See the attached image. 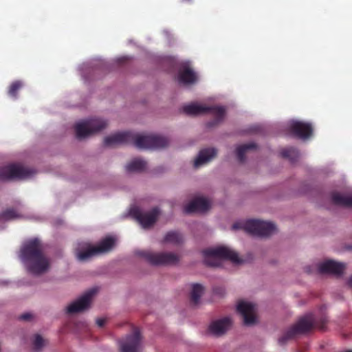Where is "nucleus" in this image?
Returning <instances> with one entry per match:
<instances>
[{
	"label": "nucleus",
	"instance_id": "1",
	"mask_svg": "<svg viewBox=\"0 0 352 352\" xmlns=\"http://www.w3.org/2000/svg\"><path fill=\"white\" fill-rule=\"evenodd\" d=\"M104 144L109 147L118 144H133L138 148H160L167 146L168 140L160 135H142L131 131H124L106 137Z\"/></svg>",
	"mask_w": 352,
	"mask_h": 352
},
{
	"label": "nucleus",
	"instance_id": "2",
	"mask_svg": "<svg viewBox=\"0 0 352 352\" xmlns=\"http://www.w3.org/2000/svg\"><path fill=\"white\" fill-rule=\"evenodd\" d=\"M20 257L32 274L41 275L50 267V261L43 254L41 242L36 238L23 244L20 250Z\"/></svg>",
	"mask_w": 352,
	"mask_h": 352
},
{
	"label": "nucleus",
	"instance_id": "3",
	"mask_svg": "<svg viewBox=\"0 0 352 352\" xmlns=\"http://www.w3.org/2000/svg\"><path fill=\"white\" fill-rule=\"evenodd\" d=\"M327 322L326 317H322L320 320H317L311 313L305 314L279 338L278 343L280 345H284L287 341L295 338L298 335L309 332L314 327L323 330Z\"/></svg>",
	"mask_w": 352,
	"mask_h": 352
},
{
	"label": "nucleus",
	"instance_id": "4",
	"mask_svg": "<svg viewBox=\"0 0 352 352\" xmlns=\"http://www.w3.org/2000/svg\"><path fill=\"white\" fill-rule=\"evenodd\" d=\"M202 254L206 265L211 267H219L221 259L229 260L234 263L241 262L236 252L224 246L205 249Z\"/></svg>",
	"mask_w": 352,
	"mask_h": 352
},
{
	"label": "nucleus",
	"instance_id": "5",
	"mask_svg": "<svg viewBox=\"0 0 352 352\" xmlns=\"http://www.w3.org/2000/svg\"><path fill=\"white\" fill-rule=\"evenodd\" d=\"M232 229H243L246 232L258 236H268L276 230L273 223L258 219H250L244 223L236 222L232 225Z\"/></svg>",
	"mask_w": 352,
	"mask_h": 352
},
{
	"label": "nucleus",
	"instance_id": "6",
	"mask_svg": "<svg viewBox=\"0 0 352 352\" xmlns=\"http://www.w3.org/2000/svg\"><path fill=\"white\" fill-rule=\"evenodd\" d=\"M184 113L189 116H197L210 113L213 115L212 121L208 122V127H212L222 122L225 118L226 109L223 107L211 106L207 107L195 103L185 105L182 108Z\"/></svg>",
	"mask_w": 352,
	"mask_h": 352
},
{
	"label": "nucleus",
	"instance_id": "7",
	"mask_svg": "<svg viewBox=\"0 0 352 352\" xmlns=\"http://www.w3.org/2000/svg\"><path fill=\"white\" fill-rule=\"evenodd\" d=\"M107 126V121L100 118H91L79 122L75 126L77 138L82 139L101 131Z\"/></svg>",
	"mask_w": 352,
	"mask_h": 352
},
{
	"label": "nucleus",
	"instance_id": "8",
	"mask_svg": "<svg viewBox=\"0 0 352 352\" xmlns=\"http://www.w3.org/2000/svg\"><path fill=\"white\" fill-rule=\"evenodd\" d=\"M34 172L20 164H11L0 167L1 180L23 179L30 177Z\"/></svg>",
	"mask_w": 352,
	"mask_h": 352
},
{
	"label": "nucleus",
	"instance_id": "9",
	"mask_svg": "<svg viewBox=\"0 0 352 352\" xmlns=\"http://www.w3.org/2000/svg\"><path fill=\"white\" fill-rule=\"evenodd\" d=\"M140 254L153 265H175L179 261V256L172 252L155 253L150 251H142Z\"/></svg>",
	"mask_w": 352,
	"mask_h": 352
},
{
	"label": "nucleus",
	"instance_id": "10",
	"mask_svg": "<svg viewBox=\"0 0 352 352\" xmlns=\"http://www.w3.org/2000/svg\"><path fill=\"white\" fill-rule=\"evenodd\" d=\"M98 292L97 288H92L85 292L78 300L73 302L67 307V313L73 314L78 312L83 311L89 308L91 298Z\"/></svg>",
	"mask_w": 352,
	"mask_h": 352
},
{
	"label": "nucleus",
	"instance_id": "11",
	"mask_svg": "<svg viewBox=\"0 0 352 352\" xmlns=\"http://www.w3.org/2000/svg\"><path fill=\"white\" fill-rule=\"evenodd\" d=\"M141 349V336L139 330L135 329L133 333L128 335L120 341V352H140Z\"/></svg>",
	"mask_w": 352,
	"mask_h": 352
},
{
	"label": "nucleus",
	"instance_id": "12",
	"mask_svg": "<svg viewBox=\"0 0 352 352\" xmlns=\"http://www.w3.org/2000/svg\"><path fill=\"white\" fill-rule=\"evenodd\" d=\"M237 311L242 316L245 325H251L256 322V305L251 302L241 301L236 307Z\"/></svg>",
	"mask_w": 352,
	"mask_h": 352
},
{
	"label": "nucleus",
	"instance_id": "13",
	"mask_svg": "<svg viewBox=\"0 0 352 352\" xmlns=\"http://www.w3.org/2000/svg\"><path fill=\"white\" fill-rule=\"evenodd\" d=\"M160 214L158 208H154L147 212H142L140 210L134 212V216L144 228H148L154 225Z\"/></svg>",
	"mask_w": 352,
	"mask_h": 352
},
{
	"label": "nucleus",
	"instance_id": "14",
	"mask_svg": "<svg viewBox=\"0 0 352 352\" xmlns=\"http://www.w3.org/2000/svg\"><path fill=\"white\" fill-rule=\"evenodd\" d=\"M289 129L294 135L303 140L309 138L313 133L311 124L300 121L292 122Z\"/></svg>",
	"mask_w": 352,
	"mask_h": 352
},
{
	"label": "nucleus",
	"instance_id": "15",
	"mask_svg": "<svg viewBox=\"0 0 352 352\" xmlns=\"http://www.w3.org/2000/svg\"><path fill=\"white\" fill-rule=\"evenodd\" d=\"M210 208L209 201L204 197H197L186 205L184 209V212L190 214L193 212H205Z\"/></svg>",
	"mask_w": 352,
	"mask_h": 352
},
{
	"label": "nucleus",
	"instance_id": "16",
	"mask_svg": "<svg viewBox=\"0 0 352 352\" xmlns=\"http://www.w3.org/2000/svg\"><path fill=\"white\" fill-rule=\"evenodd\" d=\"M344 269L345 265L344 263L331 260L322 263L318 265V271L321 274H331L340 276L343 274Z\"/></svg>",
	"mask_w": 352,
	"mask_h": 352
},
{
	"label": "nucleus",
	"instance_id": "17",
	"mask_svg": "<svg viewBox=\"0 0 352 352\" xmlns=\"http://www.w3.org/2000/svg\"><path fill=\"white\" fill-rule=\"evenodd\" d=\"M232 321L228 317L217 320L211 322L208 327L209 332L216 336L224 334L231 327Z\"/></svg>",
	"mask_w": 352,
	"mask_h": 352
},
{
	"label": "nucleus",
	"instance_id": "18",
	"mask_svg": "<svg viewBox=\"0 0 352 352\" xmlns=\"http://www.w3.org/2000/svg\"><path fill=\"white\" fill-rule=\"evenodd\" d=\"M217 155V150L214 148H208L199 151L197 157L194 162V166L198 168L210 162Z\"/></svg>",
	"mask_w": 352,
	"mask_h": 352
},
{
	"label": "nucleus",
	"instance_id": "19",
	"mask_svg": "<svg viewBox=\"0 0 352 352\" xmlns=\"http://www.w3.org/2000/svg\"><path fill=\"white\" fill-rule=\"evenodd\" d=\"M331 197L332 203L335 205L352 208V193L344 195L338 192H333Z\"/></svg>",
	"mask_w": 352,
	"mask_h": 352
},
{
	"label": "nucleus",
	"instance_id": "20",
	"mask_svg": "<svg viewBox=\"0 0 352 352\" xmlns=\"http://www.w3.org/2000/svg\"><path fill=\"white\" fill-rule=\"evenodd\" d=\"M98 252L95 246L85 244V247L77 252V258L80 261H85L94 256L98 255Z\"/></svg>",
	"mask_w": 352,
	"mask_h": 352
},
{
	"label": "nucleus",
	"instance_id": "21",
	"mask_svg": "<svg viewBox=\"0 0 352 352\" xmlns=\"http://www.w3.org/2000/svg\"><path fill=\"white\" fill-rule=\"evenodd\" d=\"M179 80L184 84H192L197 80V76L195 72L189 67H185L180 71Z\"/></svg>",
	"mask_w": 352,
	"mask_h": 352
},
{
	"label": "nucleus",
	"instance_id": "22",
	"mask_svg": "<svg viewBox=\"0 0 352 352\" xmlns=\"http://www.w3.org/2000/svg\"><path fill=\"white\" fill-rule=\"evenodd\" d=\"M256 144L253 142L239 146L236 149V157L239 162L243 163L245 161V153L250 150L256 149Z\"/></svg>",
	"mask_w": 352,
	"mask_h": 352
},
{
	"label": "nucleus",
	"instance_id": "23",
	"mask_svg": "<svg viewBox=\"0 0 352 352\" xmlns=\"http://www.w3.org/2000/svg\"><path fill=\"white\" fill-rule=\"evenodd\" d=\"M146 168V162L140 159L135 158L131 160L126 166L127 172H142Z\"/></svg>",
	"mask_w": 352,
	"mask_h": 352
},
{
	"label": "nucleus",
	"instance_id": "24",
	"mask_svg": "<svg viewBox=\"0 0 352 352\" xmlns=\"http://www.w3.org/2000/svg\"><path fill=\"white\" fill-rule=\"evenodd\" d=\"M115 244V240L112 237H107L102 240L100 243L95 246L98 254L107 252L111 250Z\"/></svg>",
	"mask_w": 352,
	"mask_h": 352
},
{
	"label": "nucleus",
	"instance_id": "25",
	"mask_svg": "<svg viewBox=\"0 0 352 352\" xmlns=\"http://www.w3.org/2000/svg\"><path fill=\"white\" fill-rule=\"evenodd\" d=\"M280 155L283 158L288 159L292 163L296 162L300 156L298 150L294 147L283 148Z\"/></svg>",
	"mask_w": 352,
	"mask_h": 352
},
{
	"label": "nucleus",
	"instance_id": "26",
	"mask_svg": "<svg viewBox=\"0 0 352 352\" xmlns=\"http://www.w3.org/2000/svg\"><path fill=\"white\" fill-rule=\"evenodd\" d=\"M204 287L201 285L196 283L193 284L190 293V301L192 304L197 305L203 294Z\"/></svg>",
	"mask_w": 352,
	"mask_h": 352
},
{
	"label": "nucleus",
	"instance_id": "27",
	"mask_svg": "<svg viewBox=\"0 0 352 352\" xmlns=\"http://www.w3.org/2000/svg\"><path fill=\"white\" fill-rule=\"evenodd\" d=\"M183 238L180 233L175 231L168 232L164 239L165 243L179 244L182 242Z\"/></svg>",
	"mask_w": 352,
	"mask_h": 352
},
{
	"label": "nucleus",
	"instance_id": "28",
	"mask_svg": "<svg viewBox=\"0 0 352 352\" xmlns=\"http://www.w3.org/2000/svg\"><path fill=\"white\" fill-rule=\"evenodd\" d=\"M23 83L20 80L14 81L9 87L8 94L14 98H16L18 91L22 87Z\"/></svg>",
	"mask_w": 352,
	"mask_h": 352
},
{
	"label": "nucleus",
	"instance_id": "29",
	"mask_svg": "<svg viewBox=\"0 0 352 352\" xmlns=\"http://www.w3.org/2000/svg\"><path fill=\"white\" fill-rule=\"evenodd\" d=\"M1 216V218L5 220H12L16 219L19 217L17 212L12 208L6 210L2 212Z\"/></svg>",
	"mask_w": 352,
	"mask_h": 352
},
{
	"label": "nucleus",
	"instance_id": "30",
	"mask_svg": "<svg viewBox=\"0 0 352 352\" xmlns=\"http://www.w3.org/2000/svg\"><path fill=\"white\" fill-rule=\"evenodd\" d=\"M33 346L35 351L41 350L44 346V340L40 335H35L34 340L33 341Z\"/></svg>",
	"mask_w": 352,
	"mask_h": 352
},
{
	"label": "nucleus",
	"instance_id": "31",
	"mask_svg": "<svg viewBox=\"0 0 352 352\" xmlns=\"http://www.w3.org/2000/svg\"><path fill=\"white\" fill-rule=\"evenodd\" d=\"M33 316L30 314V313H25V314H21L20 316H19V320H30L32 318Z\"/></svg>",
	"mask_w": 352,
	"mask_h": 352
},
{
	"label": "nucleus",
	"instance_id": "32",
	"mask_svg": "<svg viewBox=\"0 0 352 352\" xmlns=\"http://www.w3.org/2000/svg\"><path fill=\"white\" fill-rule=\"evenodd\" d=\"M105 322H106V319H104V318H98L96 320V324L100 327H102L105 324Z\"/></svg>",
	"mask_w": 352,
	"mask_h": 352
},
{
	"label": "nucleus",
	"instance_id": "33",
	"mask_svg": "<svg viewBox=\"0 0 352 352\" xmlns=\"http://www.w3.org/2000/svg\"><path fill=\"white\" fill-rule=\"evenodd\" d=\"M348 285H349L351 287H352V276H351V277H350V278L349 279V280H348Z\"/></svg>",
	"mask_w": 352,
	"mask_h": 352
},
{
	"label": "nucleus",
	"instance_id": "34",
	"mask_svg": "<svg viewBox=\"0 0 352 352\" xmlns=\"http://www.w3.org/2000/svg\"><path fill=\"white\" fill-rule=\"evenodd\" d=\"M345 352H352V350H348V351H346Z\"/></svg>",
	"mask_w": 352,
	"mask_h": 352
}]
</instances>
